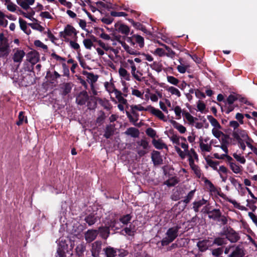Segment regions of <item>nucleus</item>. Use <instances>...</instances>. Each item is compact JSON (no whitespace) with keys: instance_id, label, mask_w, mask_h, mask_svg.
I'll use <instances>...</instances> for the list:
<instances>
[{"instance_id":"f257e3e1","label":"nucleus","mask_w":257,"mask_h":257,"mask_svg":"<svg viewBox=\"0 0 257 257\" xmlns=\"http://www.w3.org/2000/svg\"><path fill=\"white\" fill-rule=\"evenodd\" d=\"M218 104L220 106L222 111L230 112L237 107L238 102L246 103L245 99L240 95L233 93L230 94L226 98L222 94H218L217 96Z\"/></svg>"},{"instance_id":"f03ea898","label":"nucleus","mask_w":257,"mask_h":257,"mask_svg":"<svg viewBox=\"0 0 257 257\" xmlns=\"http://www.w3.org/2000/svg\"><path fill=\"white\" fill-rule=\"evenodd\" d=\"M141 62L142 60L140 58H130L125 60L123 64L124 67L130 70L132 76L140 82L143 79V73L139 69V66L137 64H139Z\"/></svg>"},{"instance_id":"7ed1b4c3","label":"nucleus","mask_w":257,"mask_h":257,"mask_svg":"<svg viewBox=\"0 0 257 257\" xmlns=\"http://www.w3.org/2000/svg\"><path fill=\"white\" fill-rule=\"evenodd\" d=\"M99 47L96 48V51L98 56L102 57L105 54L107 55L108 57L113 60L114 56H117L119 51L117 49L111 47L109 44L105 43L101 40L97 41Z\"/></svg>"},{"instance_id":"20e7f679","label":"nucleus","mask_w":257,"mask_h":257,"mask_svg":"<svg viewBox=\"0 0 257 257\" xmlns=\"http://www.w3.org/2000/svg\"><path fill=\"white\" fill-rule=\"evenodd\" d=\"M202 211L204 213H206L208 215V218L213 221H217L219 224L225 225L228 222V219L226 216L223 215L220 210L219 209H213L210 210L207 208H203Z\"/></svg>"},{"instance_id":"39448f33","label":"nucleus","mask_w":257,"mask_h":257,"mask_svg":"<svg viewBox=\"0 0 257 257\" xmlns=\"http://www.w3.org/2000/svg\"><path fill=\"white\" fill-rule=\"evenodd\" d=\"M103 85L105 90L110 95L113 93L115 98L118 101H120L122 102H125L124 98L122 96V94L121 91H119L115 88L113 79L112 77H111L109 81L104 82Z\"/></svg>"},{"instance_id":"423d86ee","label":"nucleus","mask_w":257,"mask_h":257,"mask_svg":"<svg viewBox=\"0 0 257 257\" xmlns=\"http://www.w3.org/2000/svg\"><path fill=\"white\" fill-rule=\"evenodd\" d=\"M181 228L179 225H176L168 229L166 234V236L163 238L161 243L163 246L167 245L173 241L178 235L179 230Z\"/></svg>"},{"instance_id":"0eeeda50","label":"nucleus","mask_w":257,"mask_h":257,"mask_svg":"<svg viewBox=\"0 0 257 257\" xmlns=\"http://www.w3.org/2000/svg\"><path fill=\"white\" fill-rule=\"evenodd\" d=\"M219 234L221 236H225V238L231 243H235L240 239L238 233L230 227L224 226Z\"/></svg>"},{"instance_id":"6e6552de","label":"nucleus","mask_w":257,"mask_h":257,"mask_svg":"<svg viewBox=\"0 0 257 257\" xmlns=\"http://www.w3.org/2000/svg\"><path fill=\"white\" fill-rule=\"evenodd\" d=\"M77 34V32L76 30L73 26L67 25L65 27L64 30L60 32V36L61 37L66 40L68 37H73L75 36Z\"/></svg>"},{"instance_id":"1a4fd4ad","label":"nucleus","mask_w":257,"mask_h":257,"mask_svg":"<svg viewBox=\"0 0 257 257\" xmlns=\"http://www.w3.org/2000/svg\"><path fill=\"white\" fill-rule=\"evenodd\" d=\"M117 221L115 220H111V223L108 227H99L98 228V233L99 232L100 235L102 238L106 239L110 234L109 228L114 227Z\"/></svg>"},{"instance_id":"9d476101","label":"nucleus","mask_w":257,"mask_h":257,"mask_svg":"<svg viewBox=\"0 0 257 257\" xmlns=\"http://www.w3.org/2000/svg\"><path fill=\"white\" fill-rule=\"evenodd\" d=\"M91 246L90 251L92 256L93 257H99L100 252L101 250V241L96 240L91 243Z\"/></svg>"},{"instance_id":"9b49d317","label":"nucleus","mask_w":257,"mask_h":257,"mask_svg":"<svg viewBox=\"0 0 257 257\" xmlns=\"http://www.w3.org/2000/svg\"><path fill=\"white\" fill-rule=\"evenodd\" d=\"M232 135L233 138L240 142L241 140H246L248 139V137L245 131L238 129L233 130Z\"/></svg>"},{"instance_id":"f8f14e48","label":"nucleus","mask_w":257,"mask_h":257,"mask_svg":"<svg viewBox=\"0 0 257 257\" xmlns=\"http://www.w3.org/2000/svg\"><path fill=\"white\" fill-rule=\"evenodd\" d=\"M97 235V230L89 229L84 233L85 239L87 242L90 243L96 239Z\"/></svg>"},{"instance_id":"ddd939ff","label":"nucleus","mask_w":257,"mask_h":257,"mask_svg":"<svg viewBox=\"0 0 257 257\" xmlns=\"http://www.w3.org/2000/svg\"><path fill=\"white\" fill-rule=\"evenodd\" d=\"M88 98L87 92L86 91H82L76 96V102L78 105H82L86 103Z\"/></svg>"},{"instance_id":"4468645a","label":"nucleus","mask_w":257,"mask_h":257,"mask_svg":"<svg viewBox=\"0 0 257 257\" xmlns=\"http://www.w3.org/2000/svg\"><path fill=\"white\" fill-rule=\"evenodd\" d=\"M131 108L133 111H150V112H161L160 110L156 111L155 109L150 106L144 107L141 104L132 105L131 106Z\"/></svg>"},{"instance_id":"2eb2a0df","label":"nucleus","mask_w":257,"mask_h":257,"mask_svg":"<svg viewBox=\"0 0 257 257\" xmlns=\"http://www.w3.org/2000/svg\"><path fill=\"white\" fill-rule=\"evenodd\" d=\"M118 73L121 81H130L131 80V74L125 67H120L118 69Z\"/></svg>"},{"instance_id":"dca6fc26","label":"nucleus","mask_w":257,"mask_h":257,"mask_svg":"<svg viewBox=\"0 0 257 257\" xmlns=\"http://www.w3.org/2000/svg\"><path fill=\"white\" fill-rule=\"evenodd\" d=\"M117 41L120 43L125 52L132 55H138L140 54L137 50L130 47L125 42L117 39Z\"/></svg>"},{"instance_id":"f3484780","label":"nucleus","mask_w":257,"mask_h":257,"mask_svg":"<svg viewBox=\"0 0 257 257\" xmlns=\"http://www.w3.org/2000/svg\"><path fill=\"white\" fill-rule=\"evenodd\" d=\"M151 159L154 165H159L163 164V159L159 152L153 151L151 154Z\"/></svg>"},{"instance_id":"a211bd4d","label":"nucleus","mask_w":257,"mask_h":257,"mask_svg":"<svg viewBox=\"0 0 257 257\" xmlns=\"http://www.w3.org/2000/svg\"><path fill=\"white\" fill-rule=\"evenodd\" d=\"M235 249L229 254L228 257H243L245 255L244 249L240 246H235Z\"/></svg>"},{"instance_id":"6ab92c4d","label":"nucleus","mask_w":257,"mask_h":257,"mask_svg":"<svg viewBox=\"0 0 257 257\" xmlns=\"http://www.w3.org/2000/svg\"><path fill=\"white\" fill-rule=\"evenodd\" d=\"M114 27L116 30L122 34L128 35L130 33V28L126 25L116 23L114 25Z\"/></svg>"},{"instance_id":"aec40b11","label":"nucleus","mask_w":257,"mask_h":257,"mask_svg":"<svg viewBox=\"0 0 257 257\" xmlns=\"http://www.w3.org/2000/svg\"><path fill=\"white\" fill-rule=\"evenodd\" d=\"M10 52L9 46L6 41H2L0 44V56L4 57L9 55Z\"/></svg>"},{"instance_id":"412c9836","label":"nucleus","mask_w":257,"mask_h":257,"mask_svg":"<svg viewBox=\"0 0 257 257\" xmlns=\"http://www.w3.org/2000/svg\"><path fill=\"white\" fill-rule=\"evenodd\" d=\"M83 75L85 76L87 81L91 85H93V83L97 81L98 79V76L94 75L92 73L84 72Z\"/></svg>"},{"instance_id":"4be33fe9","label":"nucleus","mask_w":257,"mask_h":257,"mask_svg":"<svg viewBox=\"0 0 257 257\" xmlns=\"http://www.w3.org/2000/svg\"><path fill=\"white\" fill-rule=\"evenodd\" d=\"M25 55V53L23 50L17 49L15 50L13 56V60L15 62L21 63Z\"/></svg>"},{"instance_id":"5701e85b","label":"nucleus","mask_w":257,"mask_h":257,"mask_svg":"<svg viewBox=\"0 0 257 257\" xmlns=\"http://www.w3.org/2000/svg\"><path fill=\"white\" fill-rule=\"evenodd\" d=\"M115 131L114 124H108L106 126L103 136L106 139H109L114 135Z\"/></svg>"},{"instance_id":"b1692460","label":"nucleus","mask_w":257,"mask_h":257,"mask_svg":"<svg viewBox=\"0 0 257 257\" xmlns=\"http://www.w3.org/2000/svg\"><path fill=\"white\" fill-rule=\"evenodd\" d=\"M124 134L127 136H131V137L136 138L139 137L140 132L139 130L133 127L128 128Z\"/></svg>"},{"instance_id":"393cba45","label":"nucleus","mask_w":257,"mask_h":257,"mask_svg":"<svg viewBox=\"0 0 257 257\" xmlns=\"http://www.w3.org/2000/svg\"><path fill=\"white\" fill-rule=\"evenodd\" d=\"M35 0H17V4L25 10H28L33 5Z\"/></svg>"},{"instance_id":"a878e982","label":"nucleus","mask_w":257,"mask_h":257,"mask_svg":"<svg viewBox=\"0 0 257 257\" xmlns=\"http://www.w3.org/2000/svg\"><path fill=\"white\" fill-rule=\"evenodd\" d=\"M72 84L70 83H64L60 87V91L63 95H66L71 92Z\"/></svg>"},{"instance_id":"bb28decb","label":"nucleus","mask_w":257,"mask_h":257,"mask_svg":"<svg viewBox=\"0 0 257 257\" xmlns=\"http://www.w3.org/2000/svg\"><path fill=\"white\" fill-rule=\"evenodd\" d=\"M106 257H115L117 255V250L111 246H108L103 249Z\"/></svg>"},{"instance_id":"cd10ccee","label":"nucleus","mask_w":257,"mask_h":257,"mask_svg":"<svg viewBox=\"0 0 257 257\" xmlns=\"http://www.w3.org/2000/svg\"><path fill=\"white\" fill-rule=\"evenodd\" d=\"M182 61V59H179L180 64L177 66V69L180 73H185L189 67V65L187 63L183 62Z\"/></svg>"},{"instance_id":"c85d7f7f","label":"nucleus","mask_w":257,"mask_h":257,"mask_svg":"<svg viewBox=\"0 0 257 257\" xmlns=\"http://www.w3.org/2000/svg\"><path fill=\"white\" fill-rule=\"evenodd\" d=\"M20 26L22 30L24 31L27 35L30 34L31 31L30 29L27 27V24L25 21L21 18L19 20Z\"/></svg>"},{"instance_id":"c756f323","label":"nucleus","mask_w":257,"mask_h":257,"mask_svg":"<svg viewBox=\"0 0 257 257\" xmlns=\"http://www.w3.org/2000/svg\"><path fill=\"white\" fill-rule=\"evenodd\" d=\"M208 242L209 240L206 239L199 241L197 242V246H198L199 250L201 251H204L207 250L208 247Z\"/></svg>"},{"instance_id":"7c9ffc66","label":"nucleus","mask_w":257,"mask_h":257,"mask_svg":"<svg viewBox=\"0 0 257 257\" xmlns=\"http://www.w3.org/2000/svg\"><path fill=\"white\" fill-rule=\"evenodd\" d=\"M29 61L31 63L34 64L39 60V55L37 52H32L28 54Z\"/></svg>"},{"instance_id":"2f4dec72","label":"nucleus","mask_w":257,"mask_h":257,"mask_svg":"<svg viewBox=\"0 0 257 257\" xmlns=\"http://www.w3.org/2000/svg\"><path fill=\"white\" fill-rule=\"evenodd\" d=\"M152 144L157 149H162L163 148H165L168 149V147L167 145L162 142V141L161 140H155L154 139L152 141Z\"/></svg>"},{"instance_id":"473e14b6","label":"nucleus","mask_w":257,"mask_h":257,"mask_svg":"<svg viewBox=\"0 0 257 257\" xmlns=\"http://www.w3.org/2000/svg\"><path fill=\"white\" fill-rule=\"evenodd\" d=\"M206 202L207 200H205L204 199H202L198 201L194 202L193 203V209H194V211L195 212H198L199 211V208L204 204H206Z\"/></svg>"},{"instance_id":"72a5a7b5","label":"nucleus","mask_w":257,"mask_h":257,"mask_svg":"<svg viewBox=\"0 0 257 257\" xmlns=\"http://www.w3.org/2000/svg\"><path fill=\"white\" fill-rule=\"evenodd\" d=\"M76 254L79 256H82L86 250V245L84 243H80L77 245L76 248Z\"/></svg>"},{"instance_id":"f704fd0d","label":"nucleus","mask_w":257,"mask_h":257,"mask_svg":"<svg viewBox=\"0 0 257 257\" xmlns=\"http://www.w3.org/2000/svg\"><path fill=\"white\" fill-rule=\"evenodd\" d=\"M199 146L202 152H209L211 150V145L203 143L202 138L201 137L199 139Z\"/></svg>"},{"instance_id":"c9c22d12","label":"nucleus","mask_w":257,"mask_h":257,"mask_svg":"<svg viewBox=\"0 0 257 257\" xmlns=\"http://www.w3.org/2000/svg\"><path fill=\"white\" fill-rule=\"evenodd\" d=\"M84 220L89 226H91L97 221V218L94 215L89 214L85 217Z\"/></svg>"},{"instance_id":"e433bc0d","label":"nucleus","mask_w":257,"mask_h":257,"mask_svg":"<svg viewBox=\"0 0 257 257\" xmlns=\"http://www.w3.org/2000/svg\"><path fill=\"white\" fill-rule=\"evenodd\" d=\"M133 38L141 48L144 46V39L143 37L139 35H134Z\"/></svg>"},{"instance_id":"4c0bfd02","label":"nucleus","mask_w":257,"mask_h":257,"mask_svg":"<svg viewBox=\"0 0 257 257\" xmlns=\"http://www.w3.org/2000/svg\"><path fill=\"white\" fill-rule=\"evenodd\" d=\"M226 239L225 238L218 237L214 238L213 241V244H216L218 246H221L226 244Z\"/></svg>"},{"instance_id":"58836bf2","label":"nucleus","mask_w":257,"mask_h":257,"mask_svg":"<svg viewBox=\"0 0 257 257\" xmlns=\"http://www.w3.org/2000/svg\"><path fill=\"white\" fill-rule=\"evenodd\" d=\"M151 68L158 72H160L162 70L163 66L159 62H154L150 65Z\"/></svg>"},{"instance_id":"ea45409f","label":"nucleus","mask_w":257,"mask_h":257,"mask_svg":"<svg viewBox=\"0 0 257 257\" xmlns=\"http://www.w3.org/2000/svg\"><path fill=\"white\" fill-rule=\"evenodd\" d=\"M162 97V94L160 91H157L156 93H150V98L152 102H157L158 98Z\"/></svg>"},{"instance_id":"a19ab883","label":"nucleus","mask_w":257,"mask_h":257,"mask_svg":"<svg viewBox=\"0 0 257 257\" xmlns=\"http://www.w3.org/2000/svg\"><path fill=\"white\" fill-rule=\"evenodd\" d=\"M166 90L172 95H176L178 97L181 96V92H180L179 89L173 86L168 87Z\"/></svg>"},{"instance_id":"79ce46f5","label":"nucleus","mask_w":257,"mask_h":257,"mask_svg":"<svg viewBox=\"0 0 257 257\" xmlns=\"http://www.w3.org/2000/svg\"><path fill=\"white\" fill-rule=\"evenodd\" d=\"M195 191V189H194L190 191L188 193L187 195L185 197V199L181 201V202H183L185 204V206H186V205L189 203L190 200L192 199Z\"/></svg>"},{"instance_id":"37998d69","label":"nucleus","mask_w":257,"mask_h":257,"mask_svg":"<svg viewBox=\"0 0 257 257\" xmlns=\"http://www.w3.org/2000/svg\"><path fill=\"white\" fill-rule=\"evenodd\" d=\"M6 15L0 11V26L3 27H7L8 25V21L6 19Z\"/></svg>"},{"instance_id":"c03bdc74","label":"nucleus","mask_w":257,"mask_h":257,"mask_svg":"<svg viewBox=\"0 0 257 257\" xmlns=\"http://www.w3.org/2000/svg\"><path fill=\"white\" fill-rule=\"evenodd\" d=\"M207 164L211 167L213 170L217 171V166L219 165L218 161H214L211 159H206Z\"/></svg>"},{"instance_id":"a18cd8bd","label":"nucleus","mask_w":257,"mask_h":257,"mask_svg":"<svg viewBox=\"0 0 257 257\" xmlns=\"http://www.w3.org/2000/svg\"><path fill=\"white\" fill-rule=\"evenodd\" d=\"M144 91L139 90L138 89L132 88V94L134 96H136L137 97L143 99Z\"/></svg>"},{"instance_id":"49530a36","label":"nucleus","mask_w":257,"mask_h":257,"mask_svg":"<svg viewBox=\"0 0 257 257\" xmlns=\"http://www.w3.org/2000/svg\"><path fill=\"white\" fill-rule=\"evenodd\" d=\"M173 125L181 134H184L186 131L185 126L177 123L176 121H173Z\"/></svg>"},{"instance_id":"de8ad7c7","label":"nucleus","mask_w":257,"mask_h":257,"mask_svg":"<svg viewBox=\"0 0 257 257\" xmlns=\"http://www.w3.org/2000/svg\"><path fill=\"white\" fill-rule=\"evenodd\" d=\"M132 216L130 214H126L120 217L119 220L123 224H127L132 219Z\"/></svg>"},{"instance_id":"09e8293b","label":"nucleus","mask_w":257,"mask_h":257,"mask_svg":"<svg viewBox=\"0 0 257 257\" xmlns=\"http://www.w3.org/2000/svg\"><path fill=\"white\" fill-rule=\"evenodd\" d=\"M223 251V247H218L217 248L212 249L211 251L212 254L216 257L221 256Z\"/></svg>"},{"instance_id":"8fccbe9b","label":"nucleus","mask_w":257,"mask_h":257,"mask_svg":"<svg viewBox=\"0 0 257 257\" xmlns=\"http://www.w3.org/2000/svg\"><path fill=\"white\" fill-rule=\"evenodd\" d=\"M230 168L231 170L235 174L239 173L241 172L240 167L235 163L230 162L229 163Z\"/></svg>"},{"instance_id":"3c124183","label":"nucleus","mask_w":257,"mask_h":257,"mask_svg":"<svg viewBox=\"0 0 257 257\" xmlns=\"http://www.w3.org/2000/svg\"><path fill=\"white\" fill-rule=\"evenodd\" d=\"M83 44L85 48L88 50H90L93 46V43L90 39H84L83 40Z\"/></svg>"},{"instance_id":"603ef678","label":"nucleus","mask_w":257,"mask_h":257,"mask_svg":"<svg viewBox=\"0 0 257 257\" xmlns=\"http://www.w3.org/2000/svg\"><path fill=\"white\" fill-rule=\"evenodd\" d=\"M189 165L191 169L194 170L195 173L197 174V172L198 171V166L196 165L194 163V161L193 159L192 158V156L191 155L189 156Z\"/></svg>"},{"instance_id":"864d4df0","label":"nucleus","mask_w":257,"mask_h":257,"mask_svg":"<svg viewBox=\"0 0 257 257\" xmlns=\"http://www.w3.org/2000/svg\"><path fill=\"white\" fill-rule=\"evenodd\" d=\"M33 29L43 32L44 28L38 23H30L28 24Z\"/></svg>"},{"instance_id":"5fc2aeb1","label":"nucleus","mask_w":257,"mask_h":257,"mask_svg":"<svg viewBox=\"0 0 257 257\" xmlns=\"http://www.w3.org/2000/svg\"><path fill=\"white\" fill-rule=\"evenodd\" d=\"M178 183V181L177 179L175 178H172L168 180H167L165 182V184L167 185L169 187L174 186Z\"/></svg>"},{"instance_id":"6e6d98bb","label":"nucleus","mask_w":257,"mask_h":257,"mask_svg":"<svg viewBox=\"0 0 257 257\" xmlns=\"http://www.w3.org/2000/svg\"><path fill=\"white\" fill-rule=\"evenodd\" d=\"M130 121L133 122L135 124L138 120V113H126Z\"/></svg>"},{"instance_id":"4d7b16f0","label":"nucleus","mask_w":257,"mask_h":257,"mask_svg":"<svg viewBox=\"0 0 257 257\" xmlns=\"http://www.w3.org/2000/svg\"><path fill=\"white\" fill-rule=\"evenodd\" d=\"M132 257H152L146 251H138L134 253Z\"/></svg>"},{"instance_id":"13d9d810","label":"nucleus","mask_w":257,"mask_h":257,"mask_svg":"<svg viewBox=\"0 0 257 257\" xmlns=\"http://www.w3.org/2000/svg\"><path fill=\"white\" fill-rule=\"evenodd\" d=\"M6 3L7 4V8L9 11L14 12L16 11L17 6L12 3L11 0H9V2H6Z\"/></svg>"},{"instance_id":"bf43d9fd","label":"nucleus","mask_w":257,"mask_h":257,"mask_svg":"<svg viewBox=\"0 0 257 257\" xmlns=\"http://www.w3.org/2000/svg\"><path fill=\"white\" fill-rule=\"evenodd\" d=\"M184 116V118L187 119L190 123H193L195 120H197L196 117H194L191 115V113H182Z\"/></svg>"},{"instance_id":"052dcab7","label":"nucleus","mask_w":257,"mask_h":257,"mask_svg":"<svg viewBox=\"0 0 257 257\" xmlns=\"http://www.w3.org/2000/svg\"><path fill=\"white\" fill-rule=\"evenodd\" d=\"M167 79L170 83L177 86L179 82V80L172 76H168Z\"/></svg>"},{"instance_id":"680f3d73","label":"nucleus","mask_w":257,"mask_h":257,"mask_svg":"<svg viewBox=\"0 0 257 257\" xmlns=\"http://www.w3.org/2000/svg\"><path fill=\"white\" fill-rule=\"evenodd\" d=\"M209 117V118L210 119V123L211 124L215 127V128H221V126L220 125V124L218 123V122L217 121V120L212 117L211 116H208Z\"/></svg>"},{"instance_id":"e2e57ef3","label":"nucleus","mask_w":257,"mask_h":257,"mask_svg":"<svg viewBox=\"0 0 257 257\" xmlns=\"http://www.w3.org/2000/svg\"><path fill=\"white\" fill-rule=\"evenodd\" d=\"M137 144L139 146L143 147L144 150H147L149 147V143L145 140L142 139L137 142Z\"/></svg>"},{"instance_id":"0e129e2a","label":"nucleus","mask_w":257,"mask_h":257,"mask_svg":"<svg viewBox=\"0 0 257 257\" xmlns=\"http://www.w3.org/2000/svg\"><path fill=\"white\" fill-rule=\"evenodd\" d=\"M18 118L19 120L16 123L18 125H21L24 120L26 123L28 122L27 118L24 115V113H19Z\"/></svg>"},{"instance_id":"69168bd1","label":"nucleus","mask_w":257,"mask_h":257,"mask_svg":"<svg viewBox=\"0 0 257 257\" xmlns=\"http://www.w3.org/2000/svg\"><path fill=\"white\" fill-rule=\"evenodd\" d=\"M175 150L176 152L178 153L179 156L182 158L184 159L186 156H187V153L184 151H182L179 147L178 146L175 147Z\"/></svg>"},{"instance_id":"338daca9","label":"nucleus","mask_w":257,"mask_h":257,"mask_svg":"<svg viewBox=\"0 0 257 257\" xmlns=\"http://www.w3.org/2000/svg\"><path fill=\"white\" fill-rule=\"evenodd\" d=\"M117 255L119 257H124L128 254V252L123 249H116Z\"/></svg>"},{"instance_id":"774afa93","label":"nucleus","mask_w":257,"mask_h":257,"mask_svg":"<svg viewBox=\"0 0 257 257\" xmlns=\"http://www.w3.org/2000/svg\"><path fill=\"white\" fill-rule=\"evenodd\" d=\"M146 133L148 136L152 138H154L156 135V131L151 127L148 128L146 130Z\"/></svg>"}]
</instances>
